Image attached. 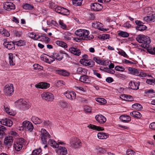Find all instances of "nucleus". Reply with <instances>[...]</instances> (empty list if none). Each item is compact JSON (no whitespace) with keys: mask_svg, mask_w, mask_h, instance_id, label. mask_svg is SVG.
<instances>
[{"mask_svg":"<svg viewBox=\"0 0 155 155\" xmlns=\"http://www.w3.org/2000/svg\"><path fill=\"white\" fill-rule=\"evenodd\" d=\"M57 73L64 76H68L69 75V72L64 70H58L56 71Z\"/></svg>","mask_w":155,"mask_h":155,"instance_id":"nucleus-29","label":"nucleus"},{"mask_svg":"<svg viewBox=\"0 0 155 155\" xmlns=\"http://www.w3.org/2000/svg\"><path fill=\"white\" fill-rule=\"evenodd\" d=\"M71 91H66L64 93V95L67 98L69 99L70 98Z\"/></svg>","mask_w":155,"mask_h":155,"instance_id":"nucleus-60","label":"nucleus"},{"mask_svg":"<svg viewBox=\"0 0 155 155\" xmlns=\"http://www.w3.org/2000/svg\"><path fill=\"white\" fill-rule=\"evenodd\" d=\"M69 51L71 53L77 56H79L81 53L80 50L76 48H69Z\"/></svg>","mask_w":155,"mask_h":155,"instance_id":"nucleus-22","label":"nucleus"},{"mask_svg":"<svg viewBox=\"0 0 155 155\" xmlns=\"http://www.w3.org/2000/svg\"><path fill=\"white\" fill-rule=\"evenodd\" d=\"M4 8L6 10L10 11L15 8V5L11 2H5L3 4Z\"/></svg>","mask_w":155,"mask_h":155,"instance_id":"nucleus-13","label":"nucleus"},{"mask_svg":"<svg viewBox=\"0 0 155 155\" xmlns=\"http://www.w3.org/2000/svg\"><path fill=\"white\" fill-rule=\"evenodd\" d=\"M23 8L25 9H31L33 8V6L28 4H26L23 6Z\"/></svg>","mask_w":155,"mask_h":155,"instance_id":"nucleus-49","label":"nucleus"},{"mask_svg":"<svg viewBox=\"0 0 155 155\" xmlns=\"http://www.w3.org/2000/svg\"><path fill=\"white\" fill-rule=\"evenodd\" d=\"M1 34L3 36L6 37H8L10 35L9 33L5 29L4 31H3Z\"/></svg>","mask_w":155,"mask_h":155,"instance_id":"nucleus-54","label":"nucleus"},{"mask_svg":"<svg viewBox=\"0 0 155 155\" xmlns=\"http://www.w3.org/2000/svg\"><path fill=\"white\" fill-rule=\"evenodd\" d=\"M118 35L122 37H127L129 36V34L126 32L120 31L118 33Z\"/></svg>","mask_w":155,"mask_h":155,"instance_id":"nucleus-40","label":"nucleus"},{"mask_svg":"<svg viewBox=\"0 0 155 155\" xmlns=\"http://www.w3.org/2000/svg\"><path fill=\"white\" fill-rule=\"evenodd\" d=\"M81 64L85 66H93L94 64V62L91 60H85V59H81L80 61Z\"/></svg>","mask_w":155,"mask_h":155,"instance_id":"nucleus-16","label":"nucleus"},{"mask_svg":"<svg viewBox=\"0 0 155 155\" xmlns=\"http://www.w3.org/2000/svg\"><path fill=\"white\" fill-rule=\"evenodd\" d=\"M14 33L15 36L18 37L21 36L22 34V33L21 31L16 30L15 31Z\"/></svg>","mask_w":155,"mask_h":155,"instance_id":"nucleus-59","label":"nucleus"},{"mask_svg":"<svg viewBox=\"0 0 155 155\" xmlns=\"http://www.w3.org/2000/svg\"><path fill=\"white\" fill-rule=\"evenodd\" d=\"M41 151V150L40 148L37 149L33 151L32 154V155H38Z\"/></svg>","mask_w":155,"mask_h":155,"instance_id":"nucleus-46","label":"nucleus"},{"mask_svg":"<svg viewBox=\"0 0 155 155\" xmlns=\"http://www.w3.org/2000/svg\"><path fill=\"white\" fill-rule=\"evenodd\" d=\"M74 87L76 90L81 91L84 92H85L86 91V88H84L82 87L75 86Z\"/></svg>","mask_w":155,"mask_h":155,"instance_id":"nucleus-58","label":"nucleus"},{"mask_svg":"<svg viewBox=\"0 0 155 155\" xmlns=\"http://www.w3.org/2000/svg\"><path fill=\"white\" fill-rule=\"evenodd\" d=\"M95 119L99 123L103 124L106 120V118L102 115L98 114L96 116Z\"/></svg>","mask_w":155,"mask_h":155,"instance_id":"nucleus-18","label":"nucleus"},{"mask_svg":"<svg viewBox=\"0 0 155 155\" xmlns=\"http://www.w3.org/2000/svg\"><path fill=\"white\" fill-rule=\"evenodd\" d=\"M70 98L69 99L71 100H74L75 99L76 96L75 93L73 91H71Z\"/></svg>","mask_w":155,"mask_h":155,"instance_id":"nucleus-51","label":"nucleus"},{"mask_svg":"<svg viewBox=\"0 0 155 155\" xmlns=\"http://www.w3.org/2000/svg\"><path fill=\"white\" fill-rule=\"evenodd\" d=\"M25 143V139L23 138H21L18 141L14 143V147L16 150L19 151L21 149L23 145Z\"/></svg>","mask_w":155,"mask_h":155,"instance_id":"nucleus-5","label":"nucleus"},{"mask_svg":"<svg viewBox=\"0 0 155 155\" xmlns=\"http://www.w3.org/2000/svg\"><path fill=\"white\" fill-rule=\"evenodd\" d=\"M104 71L111 74H114L115 73V71L114 70H111L110 68L109 69L108 68H104Z\"/></svg>","mask_w":155,"mask_h":155,"instance_id":"nucleus-55","label":"nucleus"},{"mask_svg":"<svg viewBox=\"0 0 155 155\" xmlns=\"http://www.w3.org/2000/svg\"><path fill=\"white\" fill-rule=\"evenodd\" d=\"M29 37L32 39H34L35 40H37L40 38L39 36H38L37 35L33 32L30 33L29 34Z\"/></svg>","mask_w":155,"mask_h":155,"instance_id":"nucleus-38","label":"nucleus"},{"mask_svg":"<svg viewBox=\"0 0 155 155\" xmlns=\"http://www.w3.org/2000/svg\"><path fill=\"white\" fill-rule=\"evenodd\" d=\"M144 37V35H139L136 37V40L139 43H142L143 44Z\"/></svg>","mask_w":155,"mask_h":155,"instance_id":"nucleus-41","label":"nucleus"},{"mask_svg":"<svg viewBox=\"0 0 155 155\" xmlns=\"http://www.w3.org/2000/svg\"><path fill=\"white\" fill-rule=\"evenodd\" d=\"M13 139L12 136H7L4 139V143L6 145L10 146L12 144Z\"/></svg>","mask_w":155,"mask_h":155,"instance_id":"nucleus-19","label":"nucleus"},{"mask_svg":"<svg viewBox=\"0 0 155 155\" xmlns=\"http://www.w3.org/2000/svg\"><path fill=\"white\" fill-rule=\"evenodd\" d=\"M1 124L10 127L13 124L12 122L10 120L7 118H4L0 121Z\"/></svg>","mask_w":155,"mask_h":155,"instance_id":"nucleus-14","label":"nucleus"},{"mask_svg":"<svg viewBox=\"0 0 155 155\" xmlns=\"http://www.w3.org/2000/svg\"><path fill=\"white\" fill-rule=\"evenodd\" d=\"M120 119L124 122H128L131 120L130 117L127 115H123L120 116Z\"/></svg>","mask_w":155,"mask_h":155,"instance_id":"nucleus-27","label":"nucleus"},{"mask_svg":"<svg viewBox=\"0 0 155 155\" xmlns=\"http://www.w3.org/2000/svg\"><path fill=\"white\" fill-rule=\"evenodd\" d=\"M6 130V128L4 126L0 125V135H5V131Z\"/></svg>","mask_w":155,"mask_h":155,"instance_id":"nucleus-42","label":"nucleus"},{"mask_svg":"<svg viewBox=\"0 0 155 155\" xmlns=\"http://www.w3.org/2000/svg\"><path fill=\"white\" fill-rule=\"evenodd\" d=\"M18 104L19 108L22 110H26L30 107L29 104L25 100L20 99L15 102Z\"/></svg>","mask_w":155,"mask_h":155,"instance_id":"nucleus-3","label":"nucleus"},{"mask_svg":"<svg viewBox=\"0 0 155 155\" xmlns=\"http://www.w3.org/2000/svg\"><path fill=\"white\" fill-rule=\"evenodd\" d=\"M132 107L133 108L137 110H141L142 108V105L138 103L135 104H133L132 105Z\"/></svg>","mask_w":155,"mask_h":155,"instance_id":"nucleus-39","label":"nucleus"},{"mask_svg":"<svg viewBox=\"0 0 155 155\" xmlns=\"http://www.w3.org/2000/svg\"><path fill=\"white\" fill-rule=\"evenodd\" d=\"M143 40V44L142 45L143 47L145 48H148L149 46V45L151 42L150 38L147 36L144 35Z\"/></svg>","mask_w":155,"mask_h":155,"instance_id":"nucleus-20","label":"nucleus"},{"mask_svg":"<svg viewBox=\"0 0 155 155\" xmlns=\"http://www.w3.org/2000/svg\"><path fill=\"white\" fill-rule=\"evenodd\" d=\"M82 1V0H73L72 2L73 5L80 6L81 5Z\"/></svg>","mask_w":155,"mask_h":155,"instance_id":"nucleus-44","label":"nucleus"},{"mask_svg":"<svg viewBox=\"0 0 155 155\" xmlns=\"http://www.w3.org/2000/svg\"><path fill=\"white\" fill-rule=\"evenodd\" d=\"M71 145L72 147L78 148L82 145L81 142L80 140L78 138L74 139L70 142Z\"/></svg>","mask_w":155,"mask_h":155,"instance_id":"nucleus-10","label":"nucleus"},{"mask_svg":"<svg viewBox=\"0 0 155 155\" xmlns=\"http://www.w3.org/2000/svg\"><path fill=\"white\" fill-rule=\"evenodd\" d=\"M42 123L46 127H50L52 124L51 123L49 120H43V121Z\"/></svg>","mask_w":155,"mask_h":155,"instance_id":"nucleus-48","label":"nucleus"},{"mask_svg":"<svg viewBox=\"0 0 155 155\" xmlns=\"http://www.w3.org/2000/svg\"><path fill=\"white\" fill-rule=\"evenodd\" d=\"M93 60L98 64H100L101 62V60L99 58L94 57Z\"/></svg>","mask_w":155,"mask_h":155,"instance_id":"nucleus-61","label":"nucleus"},{"mask_svg":"<svg viewBox=\"0 0 155 155\" xmlns=\"http://www.w3.org/2000/svg\"><path fill=\"white\" fill-rule=\"evenodd\" d=\"M154 79H147L146 81V83L151 85H153Z\"/></svg>","mask_w":155,"mask_h":155,"instance_id":"nucleus-63","label":"nucleus"},{"mask_svg":"<svg viewBox=\"0 0 155 155\" xmlns=\"http://www.w3.org/2000/svg\"><path fill=\"white\" fill-rule=\"evenodd\" d=\"M55 43L58 45L63 48H67V44L64 42L60 41H56Z\"/></svg>","mask_w":155,"mask_h":155,"instance_id":"nucleus-36","label":"nucleus"},{"mask_svg":"<svg viewBox=\"0 0 155 155\" xmlns=\"http://www.w3.org/2000/svg\"><path fill=\"white\" fill-rule=\"evenodd\" d=\"M41 138L43 143L46 144L48 139L50 138V135L44 129H41Z\"/></svg>","mask_w":155,"mask_h":155,"instance_id":"nucleus-4","label":"nucleus"},{"mask_svg":"<svg viewBox=\"0 0 155 155\" xmlns=\"http://www.w3.org/2000/svg\"><path fill=\"white\" fill-rule=\"evenodd\" d=\"M95 99L97 102L100 103L101 104H105L107 102L106 100L103 98L97 97Z\"/></svg>","mask_w":155,"mask_h":155,"instance_id":"nucleus-37","label":"nucleus"},{"mask_svg":"<svg viewBox=\"0 0 155 155\" xmlns=\"http://www.w3.org/2000/svg\"><path fill=\"white\" fill-rule=\"evenodd\" d=\"M144 21L151 22L155 21V14H152L143 18Z\"/></svg>","mask_w":155,"mask_h":155,"instance_id":"nucleus-15","label":"nucleus"},{"mask_svg":"<svg viewBox=\"0 0 155 155\" xmlns=\"http://www.w3.org/2000/svg\"><path fill=\"white\" fill-rule=\"evenodd\" d=\"M21 127L24 129L30 132H32L34 129L33 124L31 122L27 120H25L22 123Z\"/></svg>","mask_w":155,"mask_h":155,"instance_id":"nucleus-8","label":"nucleus"},{"mask_svg":"<svg viewBox=\"0 0 155 155\" xmlns=\"http://www.w3.org/2000/svg\"><path fill=\"white\" fill-rule=\"evenodd\" d=\"M147 27L146 26L143 25V24L141 25L137 26V28L140 31H142L145 30L146 29Z\"/></svg>","mask_w":155,"mask_h":155,"instance_id":"nucleus-53","label":"nucleus"},{"mask_svg":"<svg viewBox=\"0 0 155 155\" xmlns=\"http://www.w3.org/2000/svg\"><path fill=\"white\" fill-rule=\"evenodd\" d=\"M57 150V152L61 155H65L67 153V150L64 147L58 146Z\"/></svg>","mask_w":155,"mask_h":155,"instance_id":"nucleus-23","label":"nucleus"},{"mask_svg":"<svg viewBox=\"0 0 155 155\" xmlns=\"http://www.w3.org/2000/svg\"><path fill=\"white\" fill-rule=\"evenodd\" d=\"M134 153L135 152L134 151L130 149H128L126 152L127 155H134Z\"/></svg>","mask_w":155,"mask_h":155,"instance_id":"nucleus-57","label":"nucleus"},{"mask_svg":"<svg viewBox=\"0 0 155 155\" xmlns=\"http://www.w3.org/2000/svg\"><path fill=\"white\" fill-rule=\"evenodd\" d=\"M47 5L50 8L52 9H55L56 7L54 3L51 1H48L47 2Z\"/></svg>","mask_w":155,"mask_h":155,"instance_id":"nucleus-43","label":"nucleus"},{"mask_svg":"<svg viewBox=\"0 0 155 155\" xmlns=\"http://www.w3.org/2000/svg\"><path fill=\"white\" fill-rule=\"evenodd\" d=\"M41 58L42 60L49 64H51L55 61L54 58L52 59V58L50 56L47 57L46 56H43L41 57Z\"/></svg>","mask_w":155,"mask_h":155,"instance_id":"nucleus-28","label":"nucleus"},{"mask_svg":"<svg viewBox=\"0 0 155 155\" xmlns=\"http://www.w3.org/2000/svg\"><path fill=\"white\" fill-rule=\"evenodd\" d=\"M80 81L84 83H88L89 81V79L88 77L85 75L81 76L79 78Z\"/></svg>","mask_w":155,"mask_h":155,"instance_id":"nucleus-35","label":"nucleus"},{"mask_svg":"<svg viewBox=\"0 0 155 155\" xmlns=\"http://www.w3.org/2000/svg\"><path fill=\"white\" fill-rule=\"evenodd\" d=\"M60 104L61 106L63 108H65L68 107V104L65 102L61 101L60 102Z\"/></svg>","mask_w":155,"mask_h":155,"instance_id":"nucleus-50","label":"nucleus"},{"mask_svg":"<svg viewBox=\"0 0 155 155\" xmlns=\"http://www.w3.org/2000/svg\"><path fill=\"white\" fill-rule=\"evenodd\" d=\"M35 86L37 88L44 89L48 88L50 86V84L46 82H41L35 85Z\"/></svg>","mask_w":155,"mask_h":155,"instance_id":"nucleus-17","label":"nucleus"},{"mask_svg":"<svg viewBox=\"0 0 155 155\" xmlns=\"http://www.w3.org/2000/svg\"><path fill=\"white\" fill-rule=\"evenodd\" d=\"M91 9L96 11H99L102 9V6L101 4L96 2L91 4Z\"/></svg>","mask_w":155,"mask_h":155,"instance_id":"nucleus-12","label":"nucleus"},{"mask_svg":"<svg viewBox=\"0 0 155 155\" xmlns=\"http://www.w3.org/2000/svg\"><path fill=\"white\" fill-rule=\"evenodd\" d=\"M33 67L34 69L36 70L38 69L41 70L43 69V67L42 66L37 64H34L33 65Z\"/></svg>","mask_w":155,"mask_h":155,"instance_id":"nucleus-47","label":"nucleus"},{"mask_svg":"<svg viewBox=\"0 0 155 155\" xmlns=\"http://www.w3.org/2000/svg\"><path fill=\"white\" fill-rule=\"evenodd\" d=\"M89 34V31L85 29L77 30L75 32L76 35L81 37L82 39L86 40H90L93 38L94 37L92 35H90L88 36Z\"/></svg>","mask_w":155,"mask_h":155,"instance_id":"nucleus-1","label":"nucleus"},{"mask_svg":"<svg viewBox=\"0 0 155 155\" xmlns=\"http://www.w3.org/2000/svg\"><path fill=\"white\" fill-rule=\"evenodd\" d=\"M48 144L54 148L58 147V144L52 139H49L48 141Z\"/></svg>","mask_w":155,"mask_h":155,"instance_id":"nucleus-32","label":"nucleus"},{"mask_svg":"<svg viewBox=\"0 0 155 155\" xmlns=\"http://www.w3.org/2000/svg\"><path fill=\"white\" fill-rule=\"evenodd\" d=\"M128 70L130 73L136 76L141 77H145L146 76V73L143 71L138 70L134 68L129 67L128 68Z\"/></svg>","mask_w":155,"mask_h":155,"instance_id":"nucleus-2","label":"nucleus"},{"mask_svg":"<svg viewBox=\"0 0 155 155\" xmlns=\"http://www.w3.org/2000/svg\"><path fill=\"white\" fill-rule=\"evenodd\" d=\"M15 45L19 46H23L25 45L24 42L22 40H19L18 41L14 42Z\"/></svg>","mask_w":155,"mask_h":155,"instance_id":"nucleus-45","label":"nucleus"},{"mask_svg":"<svg viewBox=\"0 0 155 155\" xmlns=\"http://www.w3.org/2000/svg\"><path fill=\"white\" fill-rule=\"evenodd\" d=\"M118 53L120 54L122 56H123L125 57H126L127 56V55L126 54V53L124 51L122 50L119 51L118 52Z\"/></svg>","mask_w":155,"mask_h":155,"instance_id":"nucleus-62","label":"nucleus"},{"mask_svg":"<svg viewBox=\"0 0 155 155\" xmlns=\"http://www.w3.org/2000/svg\"><path fill=\"white\" fill-rule=\"evenodd\" d=\"M130 115L132 117L139 118L141 117V115L140 113L137 111H133L130 112Z\"/></svg>","mask_w":155,"mask_h":155,"instance_id":"nucleus-33","label":"nucleus"},{"mask_svg":"<svg viewBox=\"0 0 155 155\" xmlns=\"http://www.w3.org/2000/svg\"><path fill=\"white\" fill-rule=\"evenodd\" d=\"M55 11L58 13L64 15H68L69 14V11L67 9L61 7L57 6L55 8Z\"/></svg>","mask_w":155,"mask_h":155,"instance_id":"nucleus-9","label":"nucleus"},{"mask_svg":"<svg viewBox=\"0 0 155 155\" xmlns=\"http://www.w3.org/2000/svg\"><path fill=\"white\" fill-rule=\"evenodd\" d=\"M149 127L151 129L155 130V122L151 123Z\"/></svg>","mask_w":155,"mask_h":155,"instance_id":"nucleus-64","label":"nucleus"},{"mask_svg":"<svg viewBox=\"0 0 155 155\" xmlns=\"http://www.w3.org/2000/svg\"><path fill=\"white\" fill-rule=\"evenodd\" d=\"M3 45L5 47L9 50H14L15 48V44L14 42H4L3 43Z\"/></svg>","mask_w":155,"mask_h":155,"instance_id":"nucleus-21","label":"nucleus"},{"mask_svg":"<svg viewBox=\"0 0 155 155\" xmlns=\"http://www.w3.org/2000/svg\"><path fill=\"white\" fill-rule=\"evenodd\" d=\"M59 23L61 26V27L63 29H65L66 28V26L65 24L63 22V21L60 20Z\"/></svg>","mask_w":155,"mask_h":155,"instance_id":"nucleus-52","label":"nucleus"},{"mask_svg":"<svg viewBox=\"0 0 155 155\" xmlns=\"http://www.w3.org/2000/svg\"><path fill=\"white\" fill-rule=\"evenodd\" d=\"M31 120L35 124H40L42 123L43 120L35 116H33L31 118Z\"/></svg>","mask_w":155,"mask_h":155,"instance_id":"nucleus-25","label":"nucleus"},{"mask_svg":"<svg viewBox=\"0 0 155 155\" xmlns=\"http://www.w3.org/2000/svg\"><path fill=\"white\" fill-rule=\"evenodd\" d=\"M53 58L54 59L60 61L62 60L63 58V54L62 53H53L52 55Z\"/></svg>","mask_w":155,"mask_h":155,"instance_id":"nucleus-26","label":"nucleus"},{"mask_svg":"<svg viewBox=\"0 0 155 155\" xmlns=\"http://www.w3.org/2000/svg\"><path fill=\"white\" fill-rule=\"evenodd\" d=\"M129 85L130 88L134 90H137L139 89L138 83L134 81H130Z\"/></svg>","mask_w":155,"mask_h":155,"instance_id":"nucleus-24","label":"nucleus"},{"mask_svg":"<svg viewBox=\"0 0 155 155\" xmlns=\"http://www.w3.org/2000/svg\"><path fill=\"white\" fill-rule=\"evenodd\" d=\"M41 96L43 100L48 101H52L54 99V95L48 92H43L41 94Z\"/></svg>","mask_w":155,"mask_h":155,"instance_id":"nucleus-6","label":"nucleus"},{"mask_svg":"<svg viewBox=\"0 0 155 155\" xmlns=\"http://www.w3.org/2000/svg\"><path fill=\"white\" fill-rule=\"evenodd\" d=\"M88 127L90 128L93 130H97L98 131L102 130H104V128L100 127L91 124H90L88 126Z\"/></svg>","mask_w":155,"mask_h":155,"instance_id":"nucleus-34","label":"nucleus"},{"mask_svg":"<svg viewBox=\"0 0 155 155\" xmlns=\"http://www.w3.org/2000/svg\"><path fill=\"white\" fill-rule=\"evenodd\" d=\"M115 69L117 71H124V69L122 67H120L119 66H116L115 68Z\"/></svg>","mask_w":155,"mask_h":155,"instance_id":"nucleus-56","label":"nucleus"},{"mask_svg":"<svg viewBox=\"0 0 155 155\" xmlns=\"http://www.w3.org/2000/svg\"><path fill=\"white\" fill-rule=\"evenodd\" d=\"M3 106L5 110L7 113L11 115H14V113L10 110L8 104L4 103Z\"/></svg>","mask_w":155,"mask_h":155,"instance_id":"nucleus-31","label":"nucleus"},{"mask_svg":"<svg viewBox=\"0 0 155 155\" xmlns=\"http://www.w3.org/2000/svg\"><path fill=\"white\" fill-rule=\"evenodd\" d=\"M14 92L13 85L12 84L6 85L4 87V92L6 95L11 96Z\"/></svg>","mask_w":155,"mask_h":155,"instance_id":"nucleus-7","label":"nucleus"},{"mask_svg":"<svg viewBox=\"0 0 155 155\" xmlns=\"http://www.w3.org/2000/svg\"><path fill=\"white\" fill-rule=\"evenodd\" d=\"M92 27L95 28H97L99 30L104 31L107 30V29L104 28H102L103 24L99 22L96 21L92 23Z\"/></svg>","mask_w":155,"mask_h":155,"instance_id":"nucleus-11","label":"nucleus"},{"mask_svg":"<svg viewBox=\"0 0 155 155\" xmlns=\"http://www.w3.org/2000/svg\"><path fill=\"white\" fill-rule=\"evenodd\" d=\"M98 138L100 139H105L109 137V134L105 133L99 132L97 134Z\"/></svg>","mask_w":155,"mask_h":155,"instance_id":"nucleus-30","label":"nucleus"}]
</instances>
